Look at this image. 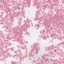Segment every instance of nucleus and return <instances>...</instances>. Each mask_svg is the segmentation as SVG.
I'll use <instances>...</instances> for the list:
<instances>
[{
	"label": "nucleus",
	"mask_w": 64,
	"mask_h": 64,
	"mask_svg": "<svg viewBox=\"0 0 64 64\" xmlns=\"http://www.w3.org/2000/svg\"><path fill=\"white\" fill-rule=\"evenodd\" d=\"M50 37L52 38L54 37V34H52L50 35Z\"/></svg>",
	"instance_id": "f257e3e1"
},
{
	"label": "nucleus",
	"mask_w": 64,
	"mask_h": 64,
	"mask_svg": "<svg viewBox=\"0 0 64 64\" xmlns=\"http://www.w3.org/2000/svg\"><path fill=\"white\" fill-rule=\"evenodd\" d=\"M38 51H39V50H38V49L36 50V54H37V53H38Z\"/></svg>",
	"instance_id": "f03ea898"
},
{
	"label": "nucleus",
	"mask_w": 64,
	"mask_h": 64,
	"mask_svg": "<svg viewBox=\"0 0 64 64\" xmlns=\"http://www.w3.org/2000/svg\"><path fill=\"white\" fill-rule=\"evenodd\" d=\"M46 38H47L46 37H45L43 39L44 40H46Z\"/></svg>",
	"instance_id": "7ed1b4c3"
},
{
	"label": "nucleus",
	"mask_w": 64,
	"mask_h": 64,
	"mask_svg": "<svg viewBox=\"0 0 64 64\" xmlns=\"http://www.w3.org/2000/svg\"><path fill=\"white\" fill-rule=\"evenodd\" d=\"M18 51H19L20 52V53H21V51L20 50H19Z\"/></svg>",
	"instance_id": "20e7f679"
},
{
	"label": "nucleus",
	"mask_w": 64,
	"mask_h": 64,
	"mask_svg": "<svg viewBox=\"0 0 64 64\" xmlns=\"http://www.w3.org/2000/svg\"><path fill=\"white\" fill-rule=\"evenodd\" d=\"M12 64H16V63L14 62H13Z\"/></svg>",
	"instance_id": "39448f33"
},
{
	"label": "nucleus",
	"mask_w": 64,
	"mask_h": 64,
	"mask_svg": "<svg viewBox=\"0 0 64 64\" xmlns=\"http://www.w3.org/2000/svg\"><path fill=\"white\" fill-rule=\"evenodd\" d=\"M14 53H16V51H14Z\"/></svg>",
	"instance_id": "423d86ee"
},
{
	"label": "nucleus",
	"mask_w": 64,
	"mask_h": 64,
	"mask_svg": "<svg viewBox=\"0 0 64 64\" xmlns=\"http://www.w3.org/2000/svg\"><path fill=\"white\" fill-rule=\"evenodd\" d=\"M28 32H27V35H28Z\"/></svg>",
	"instance_id": "0eeeda50"
},
{
	"label": "nucleus",
	"mask_w": 64,
	"mask_h": 64,
	"mask_svg": "<svg viewBox=\"0 0 64 64\" xmlns=\"http://www.w3.org/2000/svg\"><path fill=\"white\" fill-rule=\"evenodd\" d=\"M3 14H2V15H1V16H3Z\"/></svg>",
	"instance_id": "6e6552de"
},
{
	"label": "nucleus",
	"mask_w": 64,
	"mask_h": 64,
	"mask_svg": "<svg viewBox=\"0 0 64 64\" xmlns=\"http://www.w3.org/2000/svg\"><path fill=\"white\" fill-rule=\"evenodd\" d=\"M32 27H33V25H32Z\"/></svg>",
	"instance_id": "1a4fd4ad"
},
{
	"label": "nucleus",
	"mask_w": 64,
	"mask_h": 64,
	"mask_svg": "<svg viewBox=\"0 0 64 64\" xmlns=\"http://www.w3.org/2000/svg\"><path fill=\"white\" fill-rule=\"evenodd\" d=\"M20 23H21V22H20Z\"/></svg>",
	"instance_id": "9d476101"
},
{
	"label": "nucleus",
	"mask_w": 64,
	"mask_h": 64,
	"mask_svg": "<svg viewBox=\"0 0 64 64\" xmlns=\"http://www.w3.org/2000/svg\"><path fill=\"white\" fill-rule=\"evenodd\" d=\"M7 32H8V31H7Z\"/></svg>",
	"instance_id": "9b49d317"
},
{
	"label": "nucleus",
	"mask_w": 64,
	"mask_h": 64,
	"mask_svg": "<svg viewBox=\"0 0 64 64\" xmlns=\"http://www.w3.org/2000/svg\"><path fill=\"white\" fill-rule=\"evenodd\" d=\"M61 2H60V3H61Z\"/></svg>",
	"instance_id": "f8f14e48"
},
{
	"label": "nucleus",
	"mask_w": 64,
	"mask_h": 64,
	"mask_svg": "<svg viewBox=\"0 0 64 64\" xmlns=\"http://www.w3.org/2000/svg\"><path fill=\"white\" fill-rule=\"evenodd\" d=\"M3 28H4V27Z\"/></svg>",
	"instance_id": "ddd939ff"
},
{
	"label": "nucleus",
	"mask_w": 64,
	"mask_h": 64,
	"mask_svg": "<svg viewBox=\"0 0 64 64\" xmlns=\"http://www.w3.org/2000/svg\"><path fill=\"white\" fill-rule=\"evenodd\" d=\"M37 29H38V28H37Z\"/></svg>",
	"instance_id": "4468645a"
},
{
	"label": "nucleus",
	"mask_w": 64,
	"mask_h": 64,
	"mask_svg": "<svg viewBox=\"0 0 64 64\" xmlns=\"http://www.w3.org/2000/svg\"><path fill=\"white\" fill-rule=\"evenodd\" d=\"M36 29H37V28H36Z\"/></svg>",
	"instance_id": "2eb2a0df"
}]
</instances>
